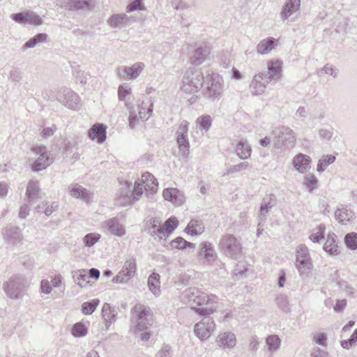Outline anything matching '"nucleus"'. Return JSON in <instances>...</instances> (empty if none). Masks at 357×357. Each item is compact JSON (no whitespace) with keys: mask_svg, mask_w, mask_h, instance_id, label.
Segmentation results:
<instances>
[{"mask_svg":"<svg viewBox=\"0 0 357 357\" xmlns=\"http://www.w3.org/2000/svg\"><path fill=\"white\" fill-rule=\"evenodd\" d=\"M235 152L241 160H245L250 157L252 149L247 140H240L236 146Z\"/></svg>","mask_w":357,"mask_h":357,"instance_id":"f704fd0d","label":"nucleus"},{"mask_svg":"<svg viewBox=\"0 0 357 357\" xmlns=\"http://www.w3.org/2000/svg\"><path fill=\"white\" fill-rule=\"evenodd\" d=\"M211 47L208 42L199 41L195 43L190 56V62L194 66H200L210 59Z\"/></svg>","mask_w":357,"mask_h":357,"instance_id":"f8f14e48","label":"nucleus"},{"mask_svg":"<svg viewBox=\"0 0 357 357\" xmlns=\"http://www.w3.org/2000/svg\"><path fill=\"white\" fill-rule=\"evenodd\" d=\"M325 227L319 225L314 229V231L310 236L309 238L314 243H317L324 238Z\"/></svg>","mask_w":357,"mask_h":357,"instance_id":"bf43d9fd","label":"nucleus"},{"mask_svg":"<svg viewBox=\"0 0 357 357\" xmlns=\"http://www.w3.org/2000/svg\"><path fill=\"white\" fill-rule=\"evenodd\" d=\"M204 231V226L202 221L191 220L185 228V231L192 235L196 236L202 234Z\"/></svg>","mask_w":357,"mask_h":357,"instance_id":"4c0bfd02","label":"nucleus"},{"mask_svg":"<svg viewBox=\"0 0 357 357\" xmlns=\"http://www.w3.org/2000/svg\"><path fill=\"white\" fill-rule=\"evenodd\" d=\"M236 335L232 332H223L218 334L216 337L217 345L222 349H231L236 344Z\"/></svg>","mask_w":357,"mask_h":357,"instance_id":"a878e982","label":"nucleus"},{"mask_svg":"<svg viewBox=\"0 0 357 357\" xmlns=\"http://www.w3.org/2000/svg\"><path fill=\"white\" fill-rule=\"evenodd\" d=\"M199 247L197 257L204 264L213 265L218 261L217 252L211 243L203 242Z\"/></svg>","mask_w":357,"mask_h":357,"instance_id":"f3484780","label":"nucleus"},{"mask_svg":"<svg viewBox=\"0 0 357 357\" xmlns=\"http://www.w3.org/2000/svg\"><path fill=\"white\" fill-rule=\"evenodd\" d=\"M73 278L74 281L81 287H84L88 282V274L84 270L75 273V274L73 275Z\"/></svg>","mask_w":357,"mask_h":357,"instance_id":"8fccbe9b","label":"nucleus"},{"mask_svg":"<svg viewBox=\"0 0 357 357\" xmlns=\"http://www.w3.org/2000/svg\"><path fill=\"white\" fill-rule=\"evenodd\" d=\"M56 100L72 110H78L82 106L79 95L69 88L62 87L57 90Z\"/></svg>","mask_w":357,"mask_h":357,"instance_id":"9d476101","label":"nucleus"},{"mask_svg":"<svg viewBox=\"0 0 357 357\" xmlns=\"http://www.w3.org/2000/svg\"><path fill=\"white\" fill-rule=\"evenodd\" d=\"M219 248L227 257L237 259L242 255V245L238 238L233 234H225L222 236Z\"/></svg>","mask_w":357,"mask_h":357,"instance_id":"0eeeda50","label":"nucleus"},{"mask_svg":"<svg viewBox=\"0 0 357 357\" xmlns=\"http://www.w3.org/2000/svg\"><path fill=\"white\" fill-rule=\"evenodd\" d=\"M103 227L112 234L121 237L126 233V227L119 217L107 220L103 222Z\"/></svg>","mask_w":357,"mask_h":357,"instance_id":"5701e85b","label":"nucleus"},{"mask_svg":"<svg viewBox=\"0 0 357 357\" xmlns=\"http://www.w3.org/2000/svg\"><path fill=\"white\" fill-rule=\"evenodd\" d=\"M98 299H93L89 302H84L82 305V311L86 315L91 314L99 305Z\"/></svg>","mask_w":357,"mask_h":357,"instance_id":"de8ad7c7","label":"nucleus"},{"mask_svg":"<svg viewBox=\"0 0 357 357\" xmlns=\"http://www.w3.org/2000/svg\"><path fill=\"white\" fill-rule=\"evenodd\" d=\"M26 278L21 275H14L4 282L2 288L6 296L14 301L22 299L24 291L28 288Z\"/></svg>","mask_w":357,"mask_h":357,"instance_id":"f257e3e1","label":"nucleus"},{"mask_svg":"<svg viewBox=\"0 0 357 357\" xmlns=\"http://www.w3.org/2000/svg\"><path fill=\"white\" fill-rule=\"evenodd\" d=\"M178 225V220L175 218H171L165 222L162 227L165 231L167 236L170 234Z\"/></svg>","mask_w":357,"mask_h":357,"instance_id":"052dcab7","label":"nucleus"},{"mask_svg":"<svg viewBox=\"0 0 357 357\" xmlns=\"http://www.w3.org/2000/svg\"><path fill=\"white\" fill-rule=\"evenodd\" d=\"M164 199L175 206H181L185 202V197L183 192L176 188H167L163 190Z\"/></svg>","mask_w":357,"mask_h":357,"instance_id":"4be33fe9","label":"nucleus"},{"mask_svg":"<svg viewBox=\"0 0 357 357\" xmlns=\"http://www.w3.org/2000/svg\"><path fill=\"white\" fill-rule=\"evenodd\" d=\"M300 0H287L280 13V17L283 22L288 19L291 15L298 11L300 8Z\"/></svg>","mask_w":357,"mask_h":357,"instance_id":"7c9ffc66","label":"nucleus"},{"mask_svg":"<svg viewBox=\"0 0 357 357\" xmlns=\"http://www.w3.org/2000/svg\"><path fill=\"white\" fill-rule=\"evenodd\" d=\"M337 236L335 234H329L328 238L324 245V250L331 254L335 255L337 253L338 247L336 242Z\"/></svg>","mask_w":357,"mask_h":357,"instance_id":"a19ab883","label":"nucleus"},{"mask_svg":"<svg viewBox=\"0 0 357 357\" xmlns=\"http://www.w3.org/2000/svg\"><path fill=\"white\" fill-rule=\"evenodd\" d=\"M132 21L131 17L128 16L125 13L112 15L107 20L108 24L112 28L121 29L126 26Z\"/></svg>","mask_w":357,"mask_h":357,"instance_id":"2f4dec72","label":"nucleus"},{"mask_svg":"<svg viewBox=\"0 0 357 357\" xmlns=\"http://www.w3.org/2000/svg\"><path fill=\"white\" fill-rule=\"evenodd\" d=\"M145 65L142 62H137L131 66H121L116 70V75L119 78L126 80H134L142 73Z\"/></svg>","mask_w":357,"mask_h":357,"instance_id":"a211bd4d","label":"nucleus"},{"mask_svg":"<svg viewBox=\"0 0 357 357\" xmlns=\"http://www.w3.org/2000/svg\"><path fill=\"white\" fill-rule=\"evenodd\" d=\"M69 193L70 196L81 199L83 202L86 203H89L92 197V194L89 191L78 184L70 186Z\"/></svg>","mask_w":357,"mask_h":357,"instance_id":"473e14b6","label":"nucleus"},{"mask_svg":"<svg viewBox=\"0 0 357 357\" xmlns=\"http://www.w3.org/2000/svg\"><path fill=\"white\" fill-rule=\"evenodd\" d=\"M86 333L87 328L84 324L81 322L76 323L72 328V334L75 337H83L85 336Z\"/></svg>","mask_w":357,"mask_h":357,"instance_id":"864d4df0","label":"nucleus"},{"mask_svg":"<svg viewBox=\"0 0 357 357\" xmlns=\"http://www.w3.org/2000/svg\"><path fill=\"white\" fill-rule=\"evenodd\" d=\"M176 141L178 146L180 155L183 158H186L189 154L190 149L188 136L178 135Z\"/></svg>","mask_w":357,"mask_h":357,"instance_id":"37998d69","label":"nucleus"},{"mask_svg":"<svg viewBox=\"0 0 357 357\" xmlns=\"http://www.w3.org/2000/svg\"><path fill=\"white\" fill-rule=\"evenodd\" d=\"M279 45V39L273 37H267L261 40L256 46V52L260 55H266Z\"/></svg>","mask_w":357,"mask_h":357,"instance_id":"393cba45","label":"nucleus"},{"mask_svg":"<svg viewBox=\"0 0 357 357\" xmlns=\"http://www.w3.org/2000/svg\"><path fill=\"white\" fill-rule=\"evenodd\" d=\"M3 239L8 243L16 244L20 243L23 236L20 229L14 225H7L2 231Z\"/></svg>","mask_w":357,"mask_h":357,"instance_id":"b1692460","label":"nucleus"},{"mask_svg":"<svg viewBox=\"0 0 357 357\" xmlns=\"http://www.w3.org/2000/svg\"><path fill=\"white\" fill-rule=\"evenodd\" d=\"M137 271L136 261L133 257L127 258L122 269L112 278L116 284H128L135 275Z\"/></svg>","mask_w":357,"mask_h":357,"instance_id":"ddd939ff","label":"nucleus"},{"mask_svg":"<svg viewBox=\"0 0 357 357\" xmlns=\"http://www.w3.org/2000/svg\"><path fill=\"white\" fill-rule=\"evenodd\" d=\"M106 129L107 127L104 124L96 123L89 130L88 136L91 139L102 144L106 139Z\"/></svg>","mask_w":357,"mask_h":357,"instance_id":"c756f323","label":"nucleus"},{"mask_svg":"<svg viewBox=\"0 0 357 357\" xmlns=\"http://www.w3.org/2000/svg\"><path fill=\"white\" fill-rule=\"evenodd\" d=\"M55 3L68 10H90L93 8L91 1L87 0H56Z\"/></svg>","mask_w":357,"mask_h":357,"instance_id":"6ab92c4d","label":"nucleus"},{"mask_svg":"<svg viewBox=\"0 0 357 357\" xmlns=\"http://www.w3.org/2000/svg\"><path fill=\"white\" fill-rule=\"evenodd\" d=\"M344 243L348 248L357 249V234L354 232L347 234L344 237Z\"/></svg>","mask_w":357,"mask_h":357,"instance_id":"603ef678","label":"nucleus"},{"mask_svg":"<svg viewBox=\"0 0 357 357\" xmlns=\"http://www.w3.org/2000/svg\"><path fill=\"white\" fill-rule=\"evenodd\" d=\"M47 38V35L44 33H40L36 34L33 38H30L28 41H26L24 45L22 46V50H26L27 49H31L35 47L36 45L43 43L46 41Z\"/></svg>","mask_w":357,"mask_h":357,"instance_id":"ea45409f","label":"nucleus"},{"mask_svg":"<svg viewBox=\"0 0 357 357\" xmlns=\"http://www.w3.org/2000/svg\"><path fill=\"white\" fill-rule=\"evenodd\" d=\"M335 160V156L333 155H323L322 158L319 160L317 167V171L318 172H323L326 167L333 163Z\"/></svg>","mask_w":357,"mask_h":357,"instance_id":"a18cd8bd","label":"nucleus"},{"mask_svg":"<svg viewBox=\"0 0 357 357\" xmlns=\"http://www.w3.org/2000/svg\"><path fill=\"white\" fill-rule=\"evenodd\" d=\"M131 94V87L128 84L119 85L118 88V98L120 101H126V98Z\"/></svg>","mask_w":357,"mask_h":357,"instance_id":"3c124183","label":"nucleus"},{"mask_svg":"<svg viewBox=\"0 0 357 357\" xmlns=\"http://www.w3.org/2000/svg\"><path fill=\"white\" fill-rule=\"evenodd\" d=\"M132 314L135 322L133 328L135 333L144 331L152 325V314L149 307L141 304L136 305L132 309Z\"/></svg>","mask_w":357,"mask_h":357,"instance_id":"423d86ee","label":"nucleus"},{"mask_svg":"<svg viewBox=\"0 0 357 357\" xmlns=\"http://www.w3.org/2000/svg\"><path fill=\"white\" fill-rule=\"evenodd\" d=\"M273 134L274 135L273 146L277 149L287 144L293 146L296 141L294 132L288 128H282L278 130H275Z\"/></svg>","mask_w":357,"mask_h":357,"instance_id":"4468645a","label":"nucleus"},{"mask_svg":"<svg viewBox=\"0 0 357 357\" xmlns=\"http://www.w3.org/2000/svg\"><path fill=\"white\" fill-rule=\"evenodd\" d=\"M143 0H134L126 8L128 13H131L135 10H145L142 3Z\"/></svg>","mask_w":357,"mask_h":357,"instance_id":"680f3d73","label":"nucleus"},{"mask_svg":"<svg viewBox=\"0 0 357 357\" xmlns=\"http://www.w3.org/2000/svg\"><path fill=\"white\" fill-rule=\"evenodd\" d=\"M10 17L15 22L24 26L34 25L38 26L43 22V17L32 10L12 14Z\"/></svg>","mask_w":357,"mask_h":357,"instance_id":"2eb2a0df","label":"nucleus"},{"mask_svg":"<svg viewBox=\"0 0 357 357\" xmlns=\"http://www.w3.org/2000/svg\"><path fill=\"white\" fill-rule=\"evenodd\" d=\"M215 329V324L211 318H206L197 322L194 326V333L201 340L204 341L209 338Z\"/></svg>","mask_w":357,"mask_h":357,"instance_id":"dca6fc26","label":"nucleus"},{"mask_svg":"<svg viewBox=\"0 0 357 357\" xmlns=\"http://www.w3.org/2000/svg\"><path fill=\"white\" fill-rule=\"evenodd\" d=\"M276 204L275 196L270 194L266 195L262 199L259 215L266 216L269 211Z\"/></svg>","mask_w":357,"mask_h":357,"instance_id":"e433bc0d","label":"nucleus"},{"mask_svg":"<svg viewBox=\"0 0 357 357\" xmlns=\"http://www.w3.org/2000/svg\"><path fill=\"white\" fill-rule=\"evenodd\" d=\"M125 105L129 110V126L131 128H135L140 121H146L153 112V103L150 101H142L136 107H130L126 102Z\"/></svg>","mask_w":357,"mask_h":357,"instance_id":"7ed1b4c3","label":"nucleus"},{"mask_svg":"<svg viewBox=\"0 0 357 357\" xmlns=\"http://www.w3.org/2000/svg\"><path fill=\"white\" fill-rule=\"evenodd\" d=\"M137 183H142V190L154 194L158 190V183L156 178L149 172L144 173L142 175V179Z\"/></svg>","mask_w":357,"mask_h":357,"instance_id":"c85d7f7f","label":"nucleus"},{"mask_svg":"<svg viewBox=\"0 0 357 357\" xmlns=\"http://www.w3.org/2000/svg\"><path fill=\"white\" fill-rule=\"evenodd\" d=\"M270 82H272L269 81V79H267V77L265 76L264 73L260 72L256 74L250 84V93L252 96L263 94L265 92L267 85Z\"/></svg>","mask_w":357,"mask_h":357,"instance_id":"aec40b11","label":"nucleus"},{"mask_svg":"<svg viewBox=\"0 0 357 357\" xmlns=\"http://www.w3.org/2000/svg\"><path fill=\"white\" fill-rule=\"evenodd\" d=\"M56 93L57 91L56 90L45 89L42 93V96L43 98L47 100H56Z\"/></svg>","mask_w":357,"mask_h":357,"instance_id":"69168bd1","label":"nucleus"},{"mask_svg":"<svg viewBox=\"0 0 357 357\" xmlns=\"http://www.w3.org/2000/svg\"><path fill=\"white\" fill-rule=\"evenodd\" d=\"M204 82L205 77L201 69L190 70L183 76L181 89L186 93H194L202 87Z\"/></svg>","mask_w":357,"mask_h":357,"instance_id":"39448f33","label":"nucleus"},{"mask_svg":"<svg viewBox=\"0 0 357 357\" xmlns=\"http://www.w3.org/2000/svg\"><path fill=\"white\" fill-rule=\"evenodd\" d=\"M335 218L342 225H346L354 217L353 213L347 208H337L335 211Z\"/></svg>","mask_w":357,"mask_h":357,"instance_id":"58836bf2","label":"nucleus"},{"mask_svg":"<svg viewBox=\"0 0 357 357\" xmlns=\"http://www.w3.org/2000/svg\"><path fill=\"white\" fill-rule=\"evenodd\" d=\"M172 347L168 344H163L161 349L157 353L158 357H172Z\"/></svg>","mask_w":357,"mask_h":357,"instance_id":"e2e57ef3","label":"nucleus"},{"mask_svg":"<svg viewBox=\"0 0 357 357\" xmlns=\"http://www.w3.org/2000/svg\"><path fill=\"white\" fill-rule=\"evenodd\" d=\"M100 235L96 233H90L86 234L84 238V243L87 247L93 246L99 241Z\"/></svg>","mask_w":357,"mask_h":357,"instance_id":"13d9d810","label":"nucleus"},{"mask_svg":"<svg viewBox=\"0 0 357 357\" xmlns=\"http://www.w3.org/2000/svg\"><path fill=\"white\" fill-rule=\"evenodd\" d=\"M218 303V298L215 295L202 291L197 307H192V310L201 316H209L216 311Z\"/></svg>","mask_w":357,"mask_h":357,"instance_id":"1a4fd4ad","label":"nucleus"},{"mask_svg":"<svg viewBox=\"0 0 357 357\" xmlns=\"http://www.w3.org/2000/svg\"><path fill=\"white\" fill-rule=\"evenodd\" d=\"M204 96L209 100H219L224 91V81L219 74L211 73L205 77Z\"/></svg>","mask_w":357,"mask_h":357,"instance_id":"20e7f679","label":"nucleus"},{"mask_svg":"<svg viewBox=\"0 0 357 357\" xmlns=\"http://www.w3.org/2000/svg\"><path fill=\"white\" fill-rule=\"evenodd\" d=\"M31 151L37 156L36 160L31 165L32 171L35 172L42 171L53 162L51 153L45 146H33L31 147Z\"/></svg>","mask_w":357,"mask_h":357,"instance_id":"9b49d317","label":"nucleus"},{"mask_svg":"<svg viewBox=\"0 0 357 357\" xmlns=\"http://www.w3.org/2000/svg\"><path fill=\"white\" fill-rule=\"evenodd\" d=\"M146 230L148 231V233L155 239L158 238L160 241L162 239H165L167 236L164 227H162L154 229H146Z\"/></svg>","mask_w":357,"mask_h":357,"instance_id":"4d7b16f0","label":"nucleus"},{"mask_svg":"<svg viewBox=\"0 0 357 357\" xmlns=\"http://www.w3.org/2000/svg\"><path fill=\"white\" fill-rule=\"evenodd\" d=\"M267 71L263 72L269 81L278 82L281 77L282 72V62L277 59H271L267 63Z\"/></svg>","mask_w":357,"mask_h":357,"instance_id":"412c9836","label":"nucleus"},{"mask_svg":"<svg viewBox=\"0 0 357 357\" xmlns=\"http://www.w3.org/2000/svg\"><path fill=\"white\" fill-rule=\"evenodd\" d=\"M296 268L302 278L310 276L312 269V262L308 248L305 245H299L296 249Z\"/></svg>","mask_w":357,"mask_h":357,"instance_id":"6e6552de","label":"nucleus"},{"mask_svg":"<svg viewBox=\"0 0 357 357\" xmlns=\"http://www.w3.org/2000/svg\"><path fill=\"white\" fill-rule=\"evenodd\" d=\"M39 192H40V188L38 181H31L29 182L27 188H26V195L28 197V199H29V202L39 198Z\"/></svg>","mask_w":357,"mask_h":357,"instance_id":"c03bdc74","label":"nucleus"},{"mask_svg":"<svg viewBox=\"0 0 357 357\" xmlns=\"http://www.w3.org/2000/svg\"><path fill=\"white\" fill-rule=\"evenodd\" d=\"M311 162L312 160L310 156L303 153H298L293 158L292 165L299 173L304 174L311 168Z\"/></svg>","mask_w":357,"mask_h":357,"instance_id":"bb28decb","label":"nucleus"},{"mask_svg":"<svg viewBox=\"0 0 357 357\" xmlns=\"http://www.w3.org/2000/svg\"><path fill=\"white\" fill-rule=\"evenodd\" d=\"M202 291L197 288H189L185 289L182 295V301L192 307H197L199 303V298L201 296Z\"/></svg>","mask_w":357,"mask_h":357,"instance_id":"cd10ccee","label":"nucleus"},{"mask_svg":"<svg viewBox=\"0 0 357 357\" xmlns=\"http://www.w3.org/2000/svg\"><path fill=\"white\" fill-rule=\"evenodd\" d=\"M10 78L13 82H19L22 78V73L19 69L14 68L10 73Z\"/></svg>","mask_w":357,"mask_h":357,"instance_id":"774afa93","label":"nucleus"},{"mask_svg":"<svg viewBox=\"0 0 357 357\" xmlns=\"http://www.w3.org/2000/svg\"><path fill=\"white\" fill-rule=\"evenodd\" d=\"M102 317L107 329L116 320L117 310L109 303H104L102 308Z\"/></svg>","mask_w":357,"mask_h":357,"instance_id":"72a5a7b5","label":"nucleus"},{"mask_svg":"<svg viewBox=\"0 0 357 357\" xmlns=\"http://www.w3.org/2000/svg\"><path fill=\"white\" fill-rule=\"evenodd\" d=\"M266 343L268 346V351L271 353L276 351L280 345V339L276 335H272L267 337Z\"/></svg>","mask_w":357,"mask_h":357,"instance_id":"49530a36","label":"nucleus"},{"mask_svg":"<svg viewBox=\"0 0 357 357\" xmlns=\"http://www.w3.org/2000/svg\"><path fill=\"white\" fill-rule=\"evenodd\" d=\"M212 119L209 115H203L197 119L195 123L197 128H198L202 135H204L207 132L211 126Z\"/></svg>","mask_w":357,"mask_h":357,"instance_id":"79ce46f5","label":"nucleus"},{"mask_svg":"<svg viewBox=\"0 0 357 357\" xmlns=\"http://www.w3.org/2000/svg\"><path fill=\"white\" fill-rule=\"evenodd\" d=\"M249 167L250 164L248 162H241L237 165L231 166L224 174V175H229L231 174L239 172L241 171L247 169Z\"/></svg>","mask_w":357,"mask_h":357,"instance_id":"6e6d98bb","label":"nucleus"},{"mask_svg":"<svg viewBox=\"0 0 357 357\" xmlns=\"http://www.w3.org/2000/svg\"><path fill=\"white\" fill-rule=\"evenodd\" d=\"M275 303L278 307L284 312L289 310V304L287 296L284 294L278 295L275 298Z\"/></svg>","mask_w":357,"mask_h":357,"instance_id":"5fc2aeb1","label":"nucleus"},{"mask_svg":"<svg viewBox=\"0 0 357 357\" xmlns=\"http://www.w3.org/2000/svg\"><path fill=\"white\" fill-rule=\"evenodd\" d=\"M171 244L172 246L175 248L183 250L186 248L187 241H185L182 237H177L176 238L172 241Z\"/></svg>","mask_w":357,"mask_h":357,"instance_id":"0e129e2a","label":"nucleus"},{"mask_svg":"<svg viewBox=\"0 0 357 357\" xmlns=\"http://www.w3.org/2000/svg\"><path fill=\"white\" fill-rule=\"evenodd\" d=\"M304 185L306 188L312 192L317 187L318 180L313 174H307L304 177Z\"/></svg>","mask_w":357,"mask_h":357,"instance_id":"09e8293b","label":"nucleus"},{"mask_svg":"<svg viewBox=\"0 0 357 357\" xmlns=\"http://www.w3.org/2000/svg\"><path fill=\"white\" fill-rule=\"evenodd\" d=\"M142 183L135 181L133 189L128 181L120 182L117 192V201L121 206H130L138 201L143 194Z\"/></svg>","mask_w":357,"mask_h":357,"instance_id":"f03ea898","label":"nucleus"},{"mask_svg":"<svg viewBox=\"0 0 357 357\" xmlns=\"http://www.w3.org/2000/svg\"><path fill=\"white\" fill-rule=\"evenodd\" d=\"M160 275L157 273H152L148 278V287L149 291L155 296L160 295Z\"/></svg>","mask_w":357,"mask_h":357,"instance_id":"c9c22d12","label":"nucleus"},{"mask_svg":"<svg viewBox=\"0 0 357 357\" xmlns=\"http://www.w3.org/2000/svg\"><path fill=\"white\" fill-rule=\"evenodd\" d=\"M248 268L245 267H241L237 265L236 268L234 269V276L237 279H240L247 276V272H248Z\"/></svg>","mask_w":357,"mask_h":357,"instance_id":"338daca9","label":"nucleus"}]
</instances>
